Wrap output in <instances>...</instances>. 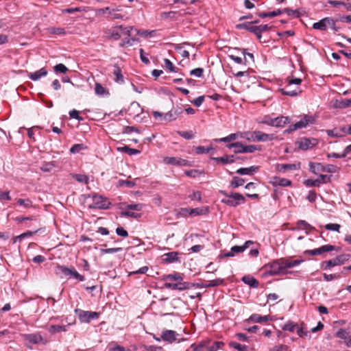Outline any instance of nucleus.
<instances>
[{
  "mask_svg": "<svg viewBox=\"0 0 351 351\" xmlns=\"http://www.w3.org/2000/svg\"><path fill=\"white\" fill-rule=\"evenodd\" d=\"M287 85L284 88H280V92L285 95L295 97L298 95L302 91L299 86L301 84L302 80L300 78L287 79Z\"/></svg>",
  "mask_w": 351,
  "mask_h": 351,
  "instance_id": "obj_1",
  "label": "nucleus"
},
{
  "mask_svg": "<svg viewBox=\"0 0 351 351\" xmlns=\"http://www.w3.org/2000/svg\"><path fill=\"white\" fill-rule=\"evenodd\" d=\"M219 193L225 196L221 202L228 206L236 207L239 204L245 202V197L240 193L232 192L228 194L224 191H220Z\"/></svg>",
  "mask_w": 351,
  "mask_h": 351,
  "instance_id": "obj_2",
  "label": "nucleus"
},
{
  "mask_svg": "<svg viewBox=\"0 0 351 351\" xmlns=\"http://www.w3.org/2000/svg\"><path fill=\"white\" fill-rule=\"evenodd\" d=\"M315 123V118L313 116L305 115L299 121L294 124L289 125V128L287 129L285 133H291L296 130L306 128L308 125H311Z\"/></svg>",
  "mask_w": 351,
  "mask_h": 351,
  "instance_id": "obj_3",
  "label": "nucleus"
},
{
  "mask_svg": "<svg viewBox=\"0 0 351 351\" xmlns=\"http://www.w3.org/2000/svg\"><path fill=\"white\" fill-rule=\"evenodd\" d=\"M350 255L349 254H341L337 256L336 258L333 259H330L329 261H323L321 263V268L324 269H329L332 267L337 265H341L348 261L350 258Z\"/></svg>",
  "mask_w": 351,
  "mask_h": 351,
  "instance_id": "obj_4",
  "label": "nucleus"
},
{
  "mask_svg": "<svg viewBox=\"0 0 351 351\" xmlns=\"http://www.w3.org/2000/svg\"><path fill=\"white\" fill-rule=\"evenodd\" d=\"M264 269L269 276H276L283 272L282 266V259H277L264 266Z\"/></svg>",
  "mask_w": 351,
  "mask_h": 351,
  "instance_id": "obj_5",
  "label": "nucleus"
},
{
  "mask_svg": "<svg viewBox=\"0 0 351 351\" xmlns=\"http://www.w3.org/2000/svg\"><path fill=\"white\" fill-rule=\"evenodd\" d=\"M75 313L78 315L80 321L82 323H89L93 319L99 318V313L84 311L76 308Z\"/></svg>",
  "mask_w": 351,
  "mask_h": 351,
  "instance_id": "obj_6",
  "label": "nucleus"
},
{
  "mask_svg": "<svg viewBox=\"0 0 351 351\" xmlns=\"http://www.w3.org/2000/svg\"><path fill=\"white\" fill-rule=\"evenodd\" d=\"M250 137H247L248 140L253 141L266 142L271 141L276 138L274 134H266L261 131H254L250 134Z\"/></svg>",
  "mask_w": 351,
  "mask_h": 351,
  "instance_id": "obj_7",
  "label": "nucleus"
},
{
  "mask_svg": "<svg viewBox=\"0 0 351 351\" xmlns=\"http://www.w3.org/2000/svg\"><path fill=\"white\" fill-rule=\"evenodd\" d=\"M336 169L337 167L332 165L324 166L321 163H314L312 162L309 163V169L314 173H317V171H322L328 173H335L336 172Z\"/></svg>",
  "mask_w": 351,
  "mask_h": 351,
  "instance_id": "obj_8",
  "label": "nucleus"
},
{
  "mask_svg": "<svg viewBox=\"0 0 351 351\" xmlns=\"http://www.w3.org/2000/svg\"><path fill=\"white\" fill-rule=\"evenodd\" d=\"M109 202L101 195H94L93 203L89 205L90 208L106 209L108 208Z\"/></svg>",
  "mask_w": 351,
  "mask_h": 351,
  "instance_id": "obj_9",
  "label": "nucleus"
},
{
  "mask_svg": "<svg viewBox=\"0 0 351 351\" xmlns=\"http://www.w3.org/2000/svg\"><path fill=\"white\" fill-rule=\"evenodd\" d=\"M338 247L332 245H324L322 247L310 250H306L304 253L311 256L322 255L325 252H329L332 250H337Z\"/></svg>",
  "mask_w": 351,
  "mask_h": 351,
  "instance_id": "obj_10",
  "label": "nucleus"
},
{
  "mask_svg": "<svg viewBox=\"0 0 351 351\" xmlns=\"http://www.w3.org/2000/svg\"><path fill=\"white\" fill-rule=\"evenodd\" d=\"M165 287L171 290L184 291L194 287V284L188 282H178L176 283L165 282Z\"/></svg>",
  "mask_w": 351,
  "mask_h": 351,
  "instance_id": "obj_11",
  "label": "nucleus"
},
{
  "mask_svg": "<svg viewBox=\"0 0 351 351\" xmlns=\"http://www.w3.org/2000/svg\"><path fill=\"white\" fill-rule=\"evenodd\" d=\"M317 143V140L314 138H302L297 142L298 144V148L302 150H307L311 149L315 146Z\"/></svg>",
  "mask_w": 351,
  "mask_h": 351,
  "instance_id": "obj_12",
  "label": "nucleus"
},
{
  "mask_svg": "<svg viewBox=\"0 0 351 351\" xmlns=\"http://www.w3.org/2000/svg\"><path fill=\"white\" fill-rule=\"evenodd\" d=\"M258 21H255L254 22H246L240 23L236 25V27L237 29H245L247 31L254 34L258 39H259V29L258 28V26L254 25L253 23H258Z\"/></svg>",
  "mask_w": 351,
  "mask_h": 351,
  "instance_id": "obj_13",
  "label": "nucleus"
},
{
  "mask_svg": "<svg viewBox=\"0 0 351 351\" xmlns=\"http://www.w3.org/2000/svg\"><path fill=\"white\" fill-rule=\"evenodd\" d=\"M178 335H179L175 330H163L161 333V339L164 341L172 343L177 340Z\"/></svg>",
  "mask_w": 351,
  "mask_h": 351,
  "instance_id": "obj_14",
  "label": "nucleus"
},
{
  "mask_svg": "<svg viewBox=\"0 0 351 351\" xmlns=\"http://www.w3.org/2000/svg\"><path fill=\"white\" fill-rule=\"evenodd\" d=\"M183 110L181 107L173 108L170 111L164 114V120L167 121H172L176 120L178 117L182 113Z\"/></svg>",
  "mask_w": 351,
  "mask_h": 351,
  "instance_id": "obj_15",
  "label": "nucleus"
},
{
  "mask_svg": "<svg viewBox=\"0 0 351 351\" xmlns=\"http://www.w3.org/2000/svg\"><path fill=\"white\" fill-rule=\"evenodd\" d=\"M164 162L167 165H177V166H187L189 162L186 160L178 158V157H165Z\"/></svg>",
  "mask_w": 351,
  "mask_h": 351,
  "instance_id": "obj_16",
  "label": "nucleus"
},
{
  "mask_svg": "<svg viewBox=\"0 0 351 351\" xmlns=\"http://www.w3.org/2000/svg\"><path fill=\"white\" fill-rule=\"evenodd\" d=\"M346 127L335 128L332 130H326V134L332 138H340L346 135Z\"/></svg>",
  "mask_w": 351,
  "mask_h": 351,
  "instance_id": "obj_17",
  "label": "nucleus"
},
{
  "mask_svg": "<svg viewBox=\"0 0 351 351\" xmlns=\"http://www.w3.org/2000/svg\"><path fill=\"white\" fill-rule=\"evenodd\" d=\"M23 337L25 340L34 344L39 343H43V344L47 343V341H43V337L38 334H26L24 335Z\"/></svg>",
  "mask_w": 351,
  "mask_h": 351,
  "instance_id": "obj_18",
  "label": "nucleus"
},
{
  "mask_svg": "<svg viewBox=\"0 0 351 351\" xmlns=\"http://www.w3.org/2000/svg\"><path fill=\"white\" fill-rule=\"evenodd\" d=\"M300 168V162L298 164H278L276 170L278 171H293Z\"/></svg>",
  "mask_w": 351,
  "mask_h": 351,
  "instance_id": "obj_19",
  "label": "nucleus"
},
{
  "mask_svg": "<svg viewBox=\"0 0 351 351\" xmlns=\"http://www.w3.org/2000/svg\"><path fill=\"white\" fill-rule=\"evenodd\" d=\"M271 320V317L269 315L262 316L259 314H252L248 319L247 321H251L255 323L267 322Z\"/></svg>",
  "mask_w": 351,
  "mask_h": 351,
  "instance_id": "obj_20",
  "label": "nucleus"
},
{
  "mask_svg": "<svg viewBox=\"0 0 351 351\" xmlns=\"http://www.w3.org/2000/svg\"><path fill=\"white\" fill-rule=\"evenodd\" d=\"M241 280L246 285H249L250 287L257 288L258 287L259 282L258 281L252 276L246 275L244 276Z\"/></svg>",
  "mask_w": 351,
  "mask_h": 351,
  "instance_id": "obj_21",
  "label": "nucleus"
},
{
  "mask_svg": "<svg viewBox=\"0 0 351 351\" xmlns=\"http://www.w3.org/2000/svg\"><path fill=\"white\" fill-rule=\"evenodd\" d=\"M47 75V71L45 68H42L38 71L29 74V77L33 81H37L42 77H45Z\"/></svg>",
  "mask_w": 351,
  "mask_h": 351,
  "instance_id": "obj_22",
  "label": "nucleus"
},
{
  "mask_svg": "<svg viewBox=\"0 0 351 351\" xmlns=\"http://www.w3.org/2000/svg\"><path fill=\"white\" fill-rule=\"evenodd\" d=\"M291 121L289 117L280 116L274 118V127L282 128Z\"/></svg>",
  "mask_w": 351,
  "mask_h": 351,
  "instance_id": "obj_23",
  "label": "nucleus"
},
{
  "mask_svg": "<svg viewBox=\"0 0 351 351\" xmlns=\"http://www.w3.org/2000/svg\"><path fill=\"white\" fill-rule=\"evenodd\" d=\"M258 166H251L246 168H240L237 170V173L240 175H252L258 170Z\"/></svg>",
  "mask_w": 351,
  "mask_h": 351,
  "instance_id": "obj_24",
  "label": "nucleus"
},
{
  "mask_svg": "<svg viewBox=\"0 0 351 351\" xmlns=\"http://www.w3.org/2000/svg\"><path fill=\"white\" fill-rule=\"evenodd\" d=\"M313 27L315 29L326 31L328 27V17L324 18L318 22L313 23Z\"/></svg>",
  "mask_w": 351,
  "mask_h": 351,
  "instance_id": "obj_25",
  "label": "nucleus"
},
{
  "mask_svg": "<svg viewBox=\"0 0 351 351\" xmlns=\"http://www.w3.org/2000/svg\"><path fill=\"white\" fill-rule=\"evenodd\" d=\"M224 280L221 278H217L213 280L207 281L206 283L202 284L200 285V287L203 288H209V287H218L219 285H221L223 284Z\"/></svg>",
  "mask_w": 351,
  "mask_h": 351,
  "instance_id": "obj_26",
  "label": "nucleus"
},
{
  "mask_svg": "<svg viewBox=\"0 0 351 351\" xmlns=\"http://www.w3.org/2000/svg\"><path fill=\"white\" fill-rule=\"evenodd\" d=\"M113 75L114 76V81L119 84H123L124 82L123 76L122 75L121 69L119 66L115 65L113 71Z\"/></svg>",
  "mask_w": 351,
  "mask_h": 351,
  "instance_id": "obj_27",
  "label": "nucleus"
},
{
  "mask_svg": "<svg viewBox=\"0 0 351 351\" xmlns=\"http://www.w3.org/2000/svg\"><path fill=\"white\" fill-rule=\"evenodd\" d=\"M178 252H171L164 254L165 258L163 259L164 262L167 263H173L178 261Z\"/></svg>",
  "mask_w": 351,
  "mask_h": 351,
  "instance_id": "obj_28",
  "label": "nucleus"
},
{
  "mask_svg": "<svg viewBox=\"0 0 351 351\" xmlns=\"http://www.w3.org/2000/svg\"><path fill=\"white\" fill-rule=\"evenodd\" d=\"M209 212L207 207L190 208L189 215H204L208 214Z\"/></svg>",
  "mask_w": 351,
  "mask_h": 351,
  "instance_id": "obj_29",
  "label": "nucleus"
},
{
  "mask_svg": "<svg viewBox=\"0 0 351 351\" xmlns=\"http://www.w3.org/2000/svg\"><path fill=\"white\" fill-rule=\"evenodd\" d=\"M69 272L70 268H68L64 265H58L55 268V273L60 276H62V275L67 276L69 275Z\"/></svg>",
  "mask_w": 351,
  "mask_h": 351,
  "instance_id": "obj_30",
  "label": "nucleus"
},
{
  "mask_svg": "<svg viewBox=\"0 0 351 351\" xmlns=\"http://www.w3.org/2000/svg\"><path fill=\"white\" fill-rule=\"evenodd\" d=\"M117 150L121 152L127 153L130 156L138 154L141 152V151L138 149L130 148L126 145H125L123 147H118Z\"/></svg>",
  "mask_w": 351,
  "mask_h": 351,
  "instance_id": "obj_31",
  "label": "nucleus"
},
{
  "mask_svg": "<svg viewBox=\"0 0 351 351\" xmlns=\"http://www.w3.org/2000/svg\"><path fill=\"white\" fill-rule=\"evenodd\" d=\"M335 336L338 338L343 339L345 341L350 336V331L348 330V328H341L337 331V332L335 333Z\"/></svg>",
  "mask_w": 351,
  "mask_h": 351,
  "instance_id": "obj_32",
  "label": "nucleus"
},
{
  "mask_svg": "<svg viewBox=\"0 0 351 351\" xmlns=\"http://www.w3.org/2000/svg\"><path fill=\"white\" fill-rule=\"evenodd\" d=\"M282 14L281 10L278 9L276 10H274L273 12H261L257 14L258 16L261 18H266V17H274L276 16H279Z\"/></svg>",
  "mask_w": 351,
  "mask_h": 351,
  "instance_id": "obj_33",
  "label": "nucleus"
},
{
  "mask_svg": "<svg viewBox=\"0 0 351 351\" xmlns=\"http://www.w3.org/2000/svg\"><path fill=\"white\" fill-rule=\"evenodd\" d=\"M213 160L221 162L223 164L232 163L234 162V156H225L218 158H213Z\"/></svg>",
  "mask_w": 351,
  "mask_h": 351,
  "instance_id": "obj_34",
  "label": "nucleus"
},
{
  "mask_svg": "<svg viewBox=\"0 0 351 351\" xmlns=\"http://www.w3.org/2000/svg\"><path fill=\"white\" fill-rule=\"evenodd\" d=\"M164 280L182 282V280H183V277L179 273L176 272L174 274H171L165 276L164 277Z\"/></svg>",
  "mask_w": 351,
  "mask_h": 351,
  "instance_id": "obj_35",
  "label": "nucleus"
},
{
  "mask_svg": "<svg viewBox=\"0 0 351 351\" xmlns=\"http://www.w3.org/2000/svg\"><path fill=\"white\" fill-rule=\"evenodd\" d=\"M66 326L51 325L49 328V332L51 333L60 332L62 331L66 332Z\"/></svg>",
  "mask_w": 351,
  "mask_h": 351,
  "instance_id": "obj_36",
  "label": "nucleus"
},
{
  "mask_svg": "<svg viewBox=\"0 0 351 351\" xmlns=\"http://www.w3.org/2000/svg\"><path fill=\"white\" fill-rule=\"evenodd\" d=\"M245 180L237 176H234L230 182V186L233 188H237L243 185Z\"/></svg>",
  "mask_w": 351,
  "mask_h": 351,
  "instance_id": "obj_37",
  "label": "nucleus"
},
{
  "mask_svg": "<svg viewBox=\"0 0 351 351\" xmlns=\"http://www.w3.org/2000/svg\"><path fill=\"white\" fill-rule=\"evenodd\" d=\"M297 226L299 229L305 230L306 231H311L313 229V228L304 220H299L297 222Z\"/></svg>",
  "mask_w": 351,
  "mask_h": 351,
  "instance_id": "obj_38",
  "label": "nucleus"
},
{
  "mask_svg": "<svg viewBox=\"0 0 351 351\" xmlns=\"http://www.w3.org/2000/svg\"><path fill=\"white\" fill-rule=\"evenodd\" d=\"M69 275L70 276L74 278L75 279H77L79 281H84L85 280V278L84 276L80 274L75 268L73 267H71L70 268V272H69Z\"/></svg>",
  "mask_w": 351,
  "mask_h": 351,
  "instance_id": "obj_39",
  "label": "nucleus"
},
{
  "mask_svg": "<svg viewBox=\"0 0 351 351\" xmlns=\"http://www.w3.org/2000/svg\"><path fill=\"white\" fill-rule=\"evenodd\" d=\"M223 343L222 341H214L211 346L206 348V351H217L219 348L223 346Z\"/></svg>",
  "mask_w": 351,
  "mask_h": 351,
  "instance_id": "obj_40",
  "label": "nucleus"
},
{
  "mask_svg": "<svg viewBox=\"0 0 351 351\" xmlns=\"http://www.w3.org/2000/svg\"><path fill=\"white\" fill-rule=\"evenodd\" d=\"M87 147L84 144H75L73 145L71 149L70 152L72 154H77L80 152L82 150L86 149Z\"/></svg>",
  "mask_w": 351,
  "mask_h": 351,
  "instance_id": "obj_41",
  "label": "nucleus"
},
{
  "mask_svg": "<svg viewBox=\"0 0 351 351\" xmlns=\"http://www.w3.org/2000/svg\"><path fill=\"white\" fill-rule=\"evenodd\" d=\"M229 346L239 351H247L248 348L245 345H241L235 341H230Z\"/></svg>",
  "mask_w": 351,
  "mask_h": 351,
  "instance_id": "obj_42",
  "label": "nucleus"
},
{
  "mask_svg": "<svg viewBox=\"0 0 351 351\" xmlns=\"http://www.w3.org/2000/svg\"><path fill=\"white\" fill-rule=\"evenodd\" d=\"M177 133L182 137L191 140L195 136V134L193 131H178Z\"/></svg>",
  "mask_w": 351,
  "mask_h": 351,
  "instance_id": "obj_43",
  "label": "nucleus"
},
{
  "mask_svg": "<svg viewBox=\"0 0 351 351\" xmlns=\"http://www.w3.org/2000/svg\"><path fill=\"white\" fill-rule=\"evenodd\" d=\"M282 328L284 330L293 332L296 328H298V324L293 322H288L282 327Z\"/></svg>",
  "mask_w": 351,
  "mask_h": 351,
  "instance_id": "obj_44",
  "label": "nucleus"
},
{
  "mask_svg": "<svg viewBox=\"0 0 351 351\" xmlns=\"http://www.w3.org/2000/svg\"><path fill=\"white\" fill-rule=\"evenodd\" d=\"M239 136V134H237V133L230 134V135H228L226 137L221 138L219 139H215V141H219V142H230V141H234L236 138H237Z\"/></svg>",
  "mask_w": 351,
  "mask_h": 351,
  "instance_id": "obj_45",
  "label": "nucleus"
},
{
  "mask_svg": "<svg viewBox=\"0 0 351 351\" xmlns=\"http://www.w3.org/2000/svg\"><path fill=\"white\" fill-rule=\"evenodd\" d=\"M275 179H276V181L274 182V184H278L282 186H287L291 184V182L288 179L277 178H275Z\"/></svg>",
  "mask_w": 351,
  "mask_h": 351,
  "instance_id": "obj_46",
  "label": "nucleus"
},
{
  "mask_svg": "<svg viewBox=\"0 0 351 351\" xmlns=\"http://www.w3.org/2000/svg\"><path fill=\"white\" fill-rule=\"evenodd\" d=\"M282 14L286 13L288 16L298 18L300 16L299 12L297 10H292L290 8H285L281 10Z\"/></svg>",
  "mask_w": 351,
  "mask_h": 351,
  "instance_id": "obj_47",
  "label": "nucleus"
},
{
  "mask_svg": "<svg viewBox=\"0 0 351 351\" xmlns=\"http://www.w3.org/2000/svg\"><path fill=\"white\" fill-rule=\"evenodd\" d=\"M241 149H243V153H253L256 150H259L258 147L254 145H243V147H241Z\"/></svg>",
  "mask_w": 351,
  "mask_h": 351,
  "instance_id": "obj_48",
  "label": "nucleus"
},
{
  "mask_svg": "<svg viewBox=\"0 0 351 351\" xmlns=\"http://www.w3.org/2000/svg\"><path fill=\"white\" fill-rule=\"evenodd\" d=\"M17 203L25 208H30L32 206V202L29 199H19Z\"/></svg>",
  "mask_w": 351,
  "mask_h": 351,
  "instance_id": "obj_49",
  "label": "nucleus"
},
{
  "mask_svg": "<svg viewBox=\"0 0 351 351\" xmlns=\"http://www.w3.org/2000/svg\"><path fill=\"white\" fill-rule=\"evenodd\" d=\"M73 178L79 182L87 184L88 182V177L82 174H75Z\"/></svg>",
  "mask_w": 351,
  "mask_h": 351,
  "instance_id": "obj_50",
  "label": "nucleus"
},
{
  "mask_svg": "<svg viewBox=\"0 0 351 351\" xmlns=\"http://www.w3.org/2000/svg\"><path fill=\"white\" fill-rule=\"evenodd\" d=\"M212 149V147H205L204 146H197L195 147V153L197 154H206L208 153Z\"/></svg>",
  "mask_w": 351,
  "mask_h": 351,
  "instance_id": "obj_51",
  "label": "nucleus"
},
{
  "mask_svg": "<svg viewBox=\"0 0 351 351\" xmlns=\"http://www.w3.org/2000/svg\"><path fill=\"white\" fill-rule=\"evenodd\" d=\"M269 351H291L287 345L280 344L269 348Z\"/></svg>",
  "mask_w": 351,
  "mask_h": 351,
  "instance_id": "obj_52",
  "label": "nucleus"
},
{
  "mask_svg": "<svg viewBox=\"0 0 351 351\" xmlns=\"http://www.w3.org/2000/svg\"><path fill=\"white\" fill-rule=\"evenodd\" d=\"M121 215L122 217H132V218H135V219L141 217V214H138V213H134L132 211H130V210L122 211L121 213Z\"/></svg>",
  "mask_w": 351,
  "mask_h": 351,
  "instance_id": "obj_53",
  "label": "nucleus"
},
{
  "mask_svg": "<svg viewBox=\"0 0 351 351\" xmlns=\"http://www.w3.org/2000/svg\"><path fill=\"white\" fill-rule=\"evenodd\" d=\"M165 67L171 72H177L178 69L173 66V63L169 60L165 58L164 60Z\"/></svg>",
  "mask_w": 351,
  "mask_h": 351,
  "instance_id": "obj_54",
  "label": "nucleus"
},
{
  "mask_svg": "<svg viewBox=\"0 0 351 351\" xmlns=\"http://www.w3.org/2000/svg\"><path fill=\"white\" fill-rule=\"evenodd\" d=\"M340 227L338 223H328L325 226L326 230L336 232H339Z\"/></svg>",
  "mask_w": 351,
  "mask_h": 351,
  "instance_id": "obj_55",
  "label": "nucleus"
},
{
  "mask_svg": "<svg viewBox=\"0 0 351 351\" xmlns=\"http://www.w3.org/2000/svg\"><path fill=\"white\" fill-rule=\"evenodd\" d=\"M95 93L98 95H104L106 93V89L104 88L101 84L96 83L95 88Z\"/></svg>",
  "mask_w": 351,
  "mask_h": 351,
  "instance_id": "obj_56",
  "label": "nucleus"
},
{
  "mask_svg": "<svg viewBox=\"0 0 351 351\" xmlns=\"http://www.w3.org/2000/svg\"><path fill=\"white\" fill-rule=\"evenodd\" d=\"M122 247H112L108 249H101V252L102 254H112L122 251Z\"/></svg>",
  "mask_w": 351,
  "mask_h": 351,
  "instance_id": "obj_57",
  "label": "nucleus"
},
{
  "mask_svg": "<svg viewBox=\"0 0 351 351\" xmlns=\"http://www.w3.org/2000/svg\"><path fill=\"white\" fill-rule=\"evenodd\" d=\"M54 71L56 72H60L62 73H64L68 71V69L64 64L60 63V64H56L54 66Z\"/></svg>",
  "mask_w": 351,
  "mask_h": 351,
  "instance_id": "obj_58",
  "label": "nucleus"
},
{
  "mask_svg": "<svg viewBox=\"0 0 351 351\" xmlns=\"http://www.w3.org/2000/svg\"><path fill=\"white\" fill-rule=\"evenodd\" d=\"M126 207L129 210L140 211L143 209V205L141 204H128Z\"/></svg>",
  "mask_w": 351,
  "mask_h": 351,
  "instance_id": "obj_59",
  "label": "nucleus"
},
{
  "mask_svg": "<svg viewBox=\"0 0 351 351\" xmlns=\"http://www.w3.org/2000/svg\"><path fill=\"white\" fill-rule=\"evenodd\" d=\"M204 69L202 68H196L190 71L191 75H194L197 77H201L203 75Z\"/></svg>",
  "mask_w": 351,
  "mask_h": 351,
  "instance_id": "obj_60",
  "label": "nucleus"
},
{
  "mask_svg": "<svg viewBox=\"0 0 351 351\" xmlns=\"http://www.w3.org/2000/svg\"><path fill=\"white\" fill-rule=\"evenodd\" d=\"M204 99H205V97L204 95H202V96H199V97L195 98L193 101H191V103L194 106H195L197 107H199L202 104V103L204 101Z\"/></svg>",
  "mask_w": 351,
  "mask_h": 351,
  "instance_id": "obj_61",
  "label": "nucleus"
},
{
  "mask_svg": "<svg viewBox=\"0 0 351 351\" xmlns=\"http://www.w3.org/2000/svg\"><path fill=\"white\" fill-rule=\"evenodd\" d=\"M117 27L121 29V33L123 34L127 35L128 36H131V31L132 30L133 27L130 26V27H123L122 25H119V26H117Z\"/></svg>",
  "mask_w": 351,
  "mask_h": 351,
  "instance_id": "obj_62",
  "label": "nucleus"
},
{
  "mask_svg": "<svg viewBox=\"0 0 351 351\" xmlns=\"http://www.w3.org/2000/svg\"><path fill=\"white\" fill-rule=\"evenodd\" d=\"M119 186H125L128 188H132L135 184L134 182L130 180H119L118 182Z\"/></svg>",
  "mask_w": 351,
  "mask_h": 351,
  "instance_id": "obj_63",
  "label": "nucleus"
},
{
  "mask_svg": "<svg viewBox=\"0 0 351 351\" xmlns=\"http://www.w3.org/2000/svg\"><path fill=\"white\" fill-rule=\"evenodd\" d=\"M339 106L341 108H347L351 106V99H343L339 102Z\"/></svg>",
  "mask_w": 351,
  "mask_h": 351,
  "instance_id": "obj_64",
  "label": "nucleus"
}]
</instances>
